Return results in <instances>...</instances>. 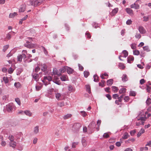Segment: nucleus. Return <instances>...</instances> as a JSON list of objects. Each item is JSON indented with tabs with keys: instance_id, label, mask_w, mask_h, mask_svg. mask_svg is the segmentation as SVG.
Segmentation results:
<instances>
[{
	"instance_id": "56",
	"label": "nucleus",
	"mask_w": 151,
	"mask_h": 151,
	"mask_svg": "<svg viewBox=\"0 0 151 151\" xmlns=\"http://www.w3.org/2000/svg\"><path fill=\"white\" fill-rule=\"evenodd\" d=\"M22 56H21V55H19L17 56L18 60L20 62L22 61Z\"/></svg>"
},
{
	"instance_id": "31",
	"label": "nucleus",
	"mask_w": 151,
	"mask_h": 151,
	"mask_svg": "<svg viewBox=\"0 0 151 151\" xmlns=\"http://www.w3.org/2000/svg\"><path fill=\"white\" fill-rule=\"evenodd\" d=\"M41 70L42 71H45L47 70V66L45 64H43L42 65Z\"/></svg>"
},
{
	"instance_id": "39",
	"label": "nucleus",
	"mask_w": 151,
	"mask_h": 151,
	"mask_svg": "<svg viewBox=\"0 0 151 151\" xmlns=\"http://www.w3.org/2000/svg\"><path fill=\"white\" fill-rule=\"evenodd\" d=\"M15 101L17 104L20 106L21 105V101L19 98H17L15 99Z\"/></svg>"
},
{
	"instance_id": "29",
	"label": "nucleus",
	"mask_w": 151,
	"mask_h": 151,
	"mask_svg": "<svg viewBox=\"0 0 151 151\" xmlns=\"http://www.w3.org/2000/svg\"><path fill=\"white\" fill-rule=\"evenodd\" d=\"M14 33V32H9L6 35V38L9 40L11 38V35Z\"/></svg>"
},
{
	"instance_id": "16",
	"label": "nucleus",
	"mask_w": 151,
	"mask_h": 151,
	"mask_svg": "<svg viewBox=\"0 0 151 151\" xmlns=\"http://www.w3.org/2000/svg\"><path fill=\"white\" fill-rule=\"evenodd\" d=\"M145 132V130L144 129L142 128L139 132L137 134V136L139 137L142 134Z\"/></svg>"
},
{
	"instance_id": "63",
	"label": "nucleus",
	"mask_w": 151,
	"mask_h": 151,
	"mask_svg": "<svg viewBox=\"0 0 151 151\" xmlns=\"http://www.w3.org/2000/svg\"><path fill=\"white\" fill-rule=\"evenodd\" d=\"M103 137L104 138H107L109 137V135L108 133H106L103 134Z\"/></svg>"
},
{
	"instance_id": "60",
	"label": "nucleus",
	"mask_w": 151,
	"mask_h": 151,
	"mask_svg": "<svg viewBox=\"0 0 151 151\" xmlns=\"http://www.w3.org/2000/svg\"><path fill=\"white\" fill-rule=\"evenodd\" d=\"M119 95L117 94H115L113 95V98L115 99H116L117 98L118 99L119 97Z\"/></svg>"
},
{
	"instance_id": "6",
	"label": "nucleus",
	"mask_w": 151,
	"mask_h": 151,
	"mask_svg": "<svg viewBox=\"0 0 151 151\" xmlns=\"http://www.w3.org/2000/svg\"><path fill=\"white\" fill-rule=\"evenodd\" d=\"M138 30L140 33L141 34H144L146 32L145 30L142 26H140L139 27Z\"/></svg>"
},
{
	"instance_id": "54",
	"label": "nucleus",
	"mask_w": 151,
	"mask_h": 151,
	"mask_svg": "<svg viewBox=\"0 0 151 151\" xmlns=\"http://www.w3.org/2000/svg\"><path fill=\"white\" fill-rule=\"evenodd\" d=\"M136 93L134 91H131L130 92V96H135L136 95Z\"/></svg>"
},
{
	"instance_id": "49",
	"label": "nucleus",
	"mask_w": 151,
	"mask_h": 151,
	"mask_svg": "<svg viewBox=\"0 0 151 151\" xmlns=\"http://www.w3.org/2000/svg\"><path fill=\"white\" fill-rule=\"evenodd\" d=\"M83 73L84 76L86 78H87L89 75V72L87 71H84Z\"/></svg>"
},
{
	"instance_id": "40",
	"label": "nucleus",
	"mask_w": 151,
	"mask_h": 151,
	"mask_svg": "<svg viewBox=\"0 0 151 151\" xmlns=\"http://www.w3.org/2000/svg\"><path fill=\"white\" fill-rule=\"evenodd\" d=\"M126 92V89L124 88H122L119 91V93L121 94L124 93Z\"/></svg>"
},
{
	"instance_id": "43",
	"label": "nucleus",
	"mask_w": 151,
	"mask_h": 151,
	"mask_svg": "<svg viewBox=\"0 0 151 151\" xmlns=\"http://www.w3.org/2000/svg\"><path fill=\"white\" fill-rule=\"evenodd\" d=\"M119 68L121 69H123L125 68V66L123 63H119Z\"/></svg>"
},
{
	"instance_id": "13",
	"label": "nucleus",
	"mask_w": 151,
	"mask_h": 151,
	"mask_svg": "<svg viewBox=\"0 0 151 151\" xmlns=\"http://www.w3.org/2000/svg\"><path fill=\"white\" fill-rule=\"evenodd\" d=\"M96 124L95 122L94 121H92L89 124L88 126V127L91 129L95 128L96 126Z\"/></svg>"
},
{
	"instance_id": "18",
	"label": "nucleus",
	"mask_w": 151,
	"mask_h": 151,
	"mask_svg": "<svg viewBox=\"0 0 151 151\" xmlns=\"http://www.w3.org/2000/svg\"><path fill=\"white\" fill-rule=\"evenodd\" d=\"M32 77L35 79H37L39 77V74L33 72L32 74Z\"/></svg>"
},
{
	"instance_id": "25",
	"label": "nucleus",
	"mask_w": 151,
	"mask_h": 151,
	"mask_svg": "<svg viewBox=\"0 0 151 151\" xmlns=\"http://www.w3.org/2000/svg\"><path fill=\"white\" fill-rule=\"evenodd\" d=\"M134 58L133 56H130L127 58V62L129 63H131L132 61H133Z\"/></svg>"
},
{
	"instance_id": "22",
	"label": "nucleus",
	"mask_w": 151,
	"mask_h": 151,
	"mask_svg": "<svg viewBox=\"0 0 151 151\" xmlns=\"http://www.w3.org/2000/svg\"><path fill=\"white\" fill-rule=\"evenodd\" d=\"M122 80L123 82L126 81L127 80V77L126 74H124L122 76Z\"/></svg>"
},
{
	"instance_id": "11",
	"label": "nucleus",
	"mask_w": 151,
	"mask_h": 151,
	"mask_svg": "<svg viewBox=\"0 0 151 151\" xmlns=\"http://www.w3.org/2000/svg\"><path fill=\"white\" fill-rule=\"evenodd\" d=\"M61 80L62 81H65L68 80V78L67 75H63L60 77Z\"/></svg>"
},
{
	"instance_id": "19",
	"label": "nucleus",
	"mask_w": 151,
	"mask_h": 151,
	"mask_svg": "<svg viewBox=\"0 0 151 151\" xmlns=\"http://www.w3.org/2000/svg\"><path fill=\"white\" fill-rule=\"evenodd\" d=\"M3 79L4 81V83L6 84V86H8L10 85L8 83L9 82V80L8 79V78L6 77H4L3 78Z\"/></svg>"
},
{
	"instance_id": "42",
	"label": "nucleus",
	"mask_w": 151,
	"mask_h": 151,
	"mask_svg": "<svg viewBox=\"0 0 151 151\" xmlns=\"http://www.w3.org/2000/svg\"><path fill=\"white\" fill-rule=\"evenodd\" d=\"M143 21H144L145 22H147L149 20V16H144L143 17Z\"/></svg>"
},
{
	"instance_id": "4",
	"label": "nucleus",
	"mask_w": 151,
	"mask_h": 151,
	"mask_svg": "<svg viewBox=\"0 0 151 151\" xmlns=\"http://www.w3.org/2000/svg\"><path fill=\"white\" fill-rule=\"evenodd\" d=\"M52 78L50 76H45L44 77V80L42 81L45 83V86L47 85L48 84L47 83H45V81L47 80L49 81H51L52 80Z\"/></svg>"
},
{
	"instance_id": "30",
	"label": "nucleus",
	"mask_w": 151,
	"mask_h": 151,
	"mask_svg": "<svg viewBox=\"0 0 151 151\" xmlns=\"http://www.w3.org/2000/svg\"><path fill=\"white\" fill-rule=\"evenodd\" d=\"M140 121L139 122H136V125L137 126H139L140 125H144V122L145 120H140Z\"/></svg>"
},
{
	"instance_id": "35",
	"label": "nucleus",
	"mask_w": 151,
	"mask_h": 151,
	"mask_svg": "<svg viewBox=\"0 0 151 151\" xmlns=\"http://www.w3.org/2000/svg\"><path fill=\"white\" fill-rule=\"evenodd\" d=\"M17 15V13L14 12L12 13H10L9 15V17L10 18H13Z\"/></svg>"
},
{
	"instance_id": "9",
	"label": "nucleus",
	"mask_w": 151,
	"mask_h": 151,
	"mask_svg": "<svg viewBox=\"0 0 151 151\" xmlns=\"http://www.w3.org/2000/svg\"><path fill=\"white\" fill-rule=\"evenodd\" d=\"M126 11L127 13L131 16L133 15V11L129 8H127L126 9Z\"/></svg>"
},
{
	"instance_id": "51",
	"label": "nucleus",
	"mask_w": 151,
	"mask_h": 151,
	"mask_svg": "<svg viewBox=\"0 0 151 151\" xmlns=\"http://www.w3.org/2000/svg\"><path fill=\"white\" fill-rule=\"evenodd\" d=\"M139 54V52L138 50H135L133 51V54L135 55H138Z\"/></svg>"
},
{
	"instance_id": "14",
	"label": "nucleus",
	"mask_w": 151,
	"mask_h": 151,
	"mask_svg": "<svg viewBox=\"0 0 151 151\" xmlns=\"http://www.w3.org/2000/svg\"><path fill=\"white\" fill-rule=\"evenodd\" d=\"M39 132V126H36L34 128L33 132L35 134H38Z\"/></svg>"
},
{
	"instance_id": "48",
	"label": "nucleus",
	"mask_w": 151,
	"mask_h": 151,
	"mask_svg": "<svg viewBox=\"0 0 151 151\" xmlns=\"http://www.w3.org/2000/svg\"><path fill=\"white\" fill-rule=\"evenodd\" d=\"M32 0H30V1H28L26 3L27 5L30 6H33Z\"/></svg>"
},
{
	"instance_id": "24",
	"label": "nucleus",
	"mask_w": 151,
	"mask_h": 151,
	"mask_svg": "<svg viewBox=\"0 0 151 151\" xmlns=\"http://www.w3.org/2000/svg\"><path fill=\"white\" fill-rule=\"evenodd\" d=\"M67 67H63L59 70V71L60 72V73H61H61H64L66 71Z\"/></svg>"
},
{
	"instance_id": "21",
	"label": "nucleus",
	"mask_w": 151,
	"mask_h": 151,
	"mask_svg": "<svg viewBox=\"0 0 151 151\" xmlns=\"http://www.w3.org/2000/svg\"><path fill=\"white\" fill-rule=\"evenodd\" d=\"M66 70L67 73L69 74L72 73L73 71V69L68 67H67Z\"/></svg>"
},
{
	"instance_id": "36",
	"label": "nucleus",
	"mask_w": 151,
	"mask_h": 151,
	"mask_svg": "<svg viewBox=\"0 0 151 151\" xmlns=\"http://www.w3.org/2000/svg\"><path fill=\"white\" fill-rule=\"evenodd\" d=\"M81 115L83 117H85L87 115V114L84 111H80Z\"/></svg>"
},
{
	"instance_id": "53",
	"label": "nucleus",
	"mask_w": 151,
	"mask_h": 151,
	"mask_svg": "<svg viewBox=\"0 0 151 151\" xmlns=\"http://www.w3.org/2000/svg\"><path fill=\"white\" fill-rule=\"evenodd\" d=\"M57 105L60 107H63L64 106V104L63 102H58L57 103Z\"/></svg>"
},
{
	"instance_id": "15",
	"label": "nucleus",
	"mask_w": 151,
	"mask_h": 151,
	"mask_svg": "<svg viewBox=\"0 0 151 151\" xmlns=\"http://www.w3.org/2000/svg\"><path fill=\"white\" fill-rule=\"evenodd\" d=\"M54 79L53 80V82L55 83L58 85H60V81H58L56 79H58L57 77L54 76Z\"/></svg>"
},
{
	"instance_id": "27",
	"label": "nucleus",
	"mask_w": 151,
	"mask_h": 151,
	"mask_svg": "<svg viewBox=\"0 0 151 151\" xmlns=\"http://www.w3.org/2000/svg\"><path fill=\"white\" fill-rule=\"evenodd\" d=\"M55 95L56 98L58 100H60V98L61 96V94L59 93H55Z\"/></svg>"
},
{
	"instance_id": "44",
	"label": "nucleus",
	"mask_w": 151,
	"mask_h": 151,
	"mask_svg": "<svg viewBox=\"0 0 151 151\" xmlns=\"http://www.w3.org/2000/svg\"><path fill=\"white\" fill-rule=\"evenodd\" d=\"M118 90V89L117 87L114 86H113L112 87V90L114 91V92H117Z\"/></svg>"
},
{
	"instance_id": "38",
	"label": "nucleus",
	"mask_w": 151,
	"mask_h": 151,
	"mask_svg": "<svg viewBox=\"0 0 151 151\" xmlns=\"http://www.w3.org/2000/svg\"><path fill=\"white\" fill-rule=\"evenodd\" d=\"M14 86L17 88H19L21 86L20 83L19 82H16L14 84Z\"/></svg>"
},
{
	"instance_id": "33",
	"label": "nucleus",
	"mask_w": 151,
	"mask_h": 151,
	"mask_svg": "<svg viewBox=\"0 0 151 151\" xmlns=\"http://www.w3.org/2000/svg\"><path fill=\"white\" fill-rule=\"evenodd\" d=\"M113 80L112 79H110L108 80L107 81V85L108 86H111L113 83Z\"/></svg>"
},
{
	"instance_id": "23",
	"label": "nucleus",
	"mask_w": 151,
	"mask_h": 151,
	"mask_svg": "<svg viewBox=\"0 0 151 151\" xmlns=\"http://www.w3.org/2000/svg\"><path fill=\"white\" fill-rule=\"evenodd\" d=\"M85 87L87 92H88L89 93H91V91L90 86L88 85H85Z\"/></svg>"
},
{
	"instance_id": "34",
	"label": "nucleus",
	"mask_w": 151,
	"mask_h": 151,
	"mask_svg": "<svg viewBox=\"0 0 151 151\" xmlns=\"http://www.w3.org/2000/svg\"><path fill=\"white\" fill-rule=\"evenodd\" d=\"M122 53L123 54L122 57L124 58H126L128 55V52L126 50H123Z\"/></svg>"
},
{
	"instance_id": "1",
	"label": "nucleus",
	"mask_w": 151,
	"mask_h": 151,
	"mask_svg": "<svg viewBox=\"0 0 151 151\" xmlns=\"http://www.w3.org/2000/svg\"><path fill=\"white\" fill-rule=\"evenodd\" d=\"M147 114V111L145 112L143 111H142L137 116L136 118L138 120H146L147 117L146 114Z\"/></svg>"
},
{
	"instance_id": "45",
	"label": "nucleus",
	"mask_w": 151,
	"mask_h": 151,
	"mask_svg": "<svg viewBox=\"0 0 151 151\" xmlns=\"http://www.w3.org/2000/svg\"><path fill=\"white\" fill-rule=\"evenodd\" d=\"M143 50L148 52L150 51V50L148 46H145L143 47Z\"/></svg>"
},
{
	"instance_id": "59",
	"label": "nucleus",
	"mask_w": 151,
	"mask_h": 151,
	"mask_svg": "<svg viewBox=\"0 0 151 151\" xmlns=\"http://www.w3.org/2000/svg\"><path fill=\"white\" fill-rule=\"evenodd\" d=\"M129 97L128 96H125L124 99V101L125 102H127L129 100Z\"/></svg>"
},
{
	"instance_id": "50",
	"label": "nucleus",
	"mask_w": 151,
	"mask_h": 151,
	"mask_svg": "<svg viewBox=\"0 0 151 151\" xmlns=\"http://www.w3.org/2000/svg\"><path fill=\"white\" fill-rule=\"evenodd\" d=\"M9 139L10 140V142L14 141V138L13 136L10 135L9 137Z\"/></svg>"
},
{
	"instance_id": "52",
	"label": "nucleus",
	"mask_w": 151,
	"mask_h": 151,
	"mask_svg": "<svg viewBox=\"0 0 151 151\" xmlns=\"http://www.w3.org/2000/svg\"><path fill=\"white\" fill-rule=\"evenodd\" d=\"M9 45H5L3 47V50L4 52H5L7 49L9 48Z\"/></svg>"
},
{
	"instance_id": "46",
	"label": "nucleus",
	"mask_w": 151,
	"mask_h": 151,
	"mask_svg": "<svg viewBox=\"0 0 151 151\" xmlns=\"http://www.w3.org/2000/svg\"><path fill=\"white\" fill-rule=\"evenodd\" d=\"M148 150V148L147 147H140V151H143L144 150Z\"/></svg>"
},
{
	"instance_id": "7",
	"label": "nucleus",
	"mask_w": 151,
	"mask_h": 151,
	"mask_svg": "<svg viewBox=\"0 0 151 151\" xmlns=\"http://www.w3.org/2000/svg\"><path fill=\"white\" fill-rule=\"evenodd\" d=\"M118 11V9L117 8H115L113 9L111 12L110 13V15L111 16H114Z\"/></svg>"
},
{
	"instance_id": "28",
	"label": "nucleus",
	"mask_w": 151,
	"mask_h": 151,
	"mask_svg": "<svg viewBox=\"0 0 151 151\" xmlns=\"http://www.w3.org/2000/svg\"><path fill=\"white\" fill-rule=\"evenodd\" d=\"M68 90L71 92H74L75 91V88H73V87L71 85H69L68 86Z\"/></svg>"
},
{
	"instance_id": "26",
	"label": "nucleus",
	"mask_w": 151,
	"mask_h": 151,
	"mask_svg": "<svg viewBox=\"0 0 151 151\" xmlns=\"http://www.w3.org/2000/svg\"><path fill=\"white\" fill-rule=\"evenodd\" d=\"M72 116V115L70 114H67L64 115L63 117V118L64 119H67L70 118Z\"/></svg>"
},
{
	"instance_id": "32",
	"label": "nucleus",
	"mask_w": 151,
	"mask_h": 151,
	"mask_svg": "<svg viewBox=\"0 0 151 151\" xmlns=\"http://www.w3.org/2000/svg\"><path fill=\"white\" fill-rule=\"evenodd\" d=\"M24 113L27 115L29 116H32V113L29 111L26 110L24 111Z\"/></svg>"
},
{
	"instance_id": "17",
	"label": "nucleus",
	"mask_w": 151,
	"mask_h": 151,
	"mask_svg": "<svg viewBox=\"0 0 151 151\" xmlns=\"http://www.w3.org/2000/svg\"><path fill=\"white\" fill-rule=\"evenodd\" d=\"M9 145L11 147H12L13 148H15L16 146V143L14 141L10 142Z\"/></svg>"
},
{
	"instance_id": "57",
	"label": "nucleus",
	"mask_w": 151,
	"mask_h": 151,
	"mask_svg": "<svg viewBox=\"0 0 151 151\" xmlns=\"http://www.w3.org/2000/svg\"><path fill=\"white\" fill-rule=\"evenodd\" d=\"M36 90L37 91H39L41 89L42 87L39 86H35Z\"/></svg>"
},
{
	"instance_id": "10",
	"label": "nucleus",
	"mask_w": 151,
	"mask_h": 151,
	"mask_svg": "<svg viewBox=\"0 0 151 151\" xmlns=\"http://www.w3.org/2000/svg\"><path fill=\"white\" fill-rule=\"evenodd\" d=\"M26 5L25 4H22L21 6L19 9V12H24L25 10Z\"/></svg>"
},
{
	"instance_id": "61",
	"label": "nucleus",
	"mask_w": 151,
	"mask_h": 151,
	"mask_svg": "<svg viewBox=\"0 0 151 151\" xmlns=\"http://www.w3.org/2000/svg\"><path fill=\"white\" fill-rule=\"evenodd\" d=\"M135 37L136 38L139 39L141 37V35L139 33H137L135 35Z\"/></svg>"
},
{
	"instance_id": "37",
	"label": "nucleus",
	"mask_w": 151,
	"mask_h": 151,
	"mask_svg": "<svg viewBox=\"0 0 151 151\" xmlns=\"http://www.w3.org/2000/svg\"><path fill=\"white\" fill-rule=\"evenodd\" d=\"M129 135L128 133L127 132H125L124 133L123 135V137L122 138L123 139H126L127 138L129 137Z\"/></svg>"
},
{
	"instance_id": "64",
	"label": "nucleus",
	"mask_w": 151,
	"mask_h": 151,
	"mask_svg": "<svg viewBox=\"0 0 151 151\" xmlns=\"http://www.w3.org/2000/svg\"><path fill=\"white\" fill-rule=\"evenodd\" d=\"M8 97V95H4L2 96V99L3 100L5 101Z\"/></svg>"
},
{
	"instance_id": "12",
	"label": "nucleus",
	"mask_w": 151,
	"mask_h": 151,
	"mask_svg": "<svg viewBox=\"0 0 151 151\" xmlns=\"http://www.w3.org/2000/svg\"><path fill=\"white\" fill-rule=\"evenodd\" d=\"M53 74L54 75H57L58 76H60L61 75V73L56 68L54 69L53 70Z\"/></svg>"
},
{
	"instance_id": "5",
	"label": "nucleus",
	"mask_w": 151,
	"mask_h": 151,
	"mask_svg": "<svg viewBox=\"0 0 151 151\" xmlns=\"http://www.w3.org/2000/svg\"><path fill=\"white\" fill-rule=\"evenodd\" d=\"M36 44L31 43L30 44H24V46L29 48H33L35 47Z\"/></svg>"
},
{
	"instance_id": "20",
	"label": "nucleus",
	"mask_w": 151,
	"mask_h": 151,
	"mask_svg": "<svg viewBox=\"0 0 151 151\" xmlns=\"http://www.w3.org/2000/svg\"><path fill=\"white\" fill-rule=\"evenodd\" d=\"M82 143L83 147H85L87 145L86 140L85 137H83L82 139Z\"/></svg>"
},
{
	"instance_id": "8",
	"label": "nucleus",
	"mask_w": 151,
	"mask_h": 151,
	"mask_svg": "<svg viewBox=\"0 0 151 151\" xmlns=\"http://www.w3.org/2000/svg\"><path fill=\"white\" fill-rule=\"evenodd\" d=\"M13 106L12 104H9L6 105V109L8 112H11L13 110Z\"/></svg>"
},
{
	"instance_id": "3",
	"label": "nucleus",
	"mask_w": 151,
	"mask_h": 151,
	"mask_svg": "<svg viewBox=\"0 0 151 151\" xmlns=\"http://www.w3.org/2000/svg\"><path fill=\"white\" fill-rule=\"evenodd\" d=\"M45 1V0H32L33 6H36L39 5Z\"/></svg>"
},
{
	"instance_id": "58",
	"label": "nucleus",
	"mask_w": 151,
	"mask_h": 151,
	"mask_svg": "<svg viewBox=\"0 0 151 151\" xmlns=\"http://www.w3.org/2000/svg\"><path fill=\"white\" fill-rule=\"evenodd\" d=\"M136 132L135 129L132 130L130 132V134L131 136H133L136 133Z\"/></svg>"
},
{
	"instance_id": "41",
	"label": "nucleus",
	"mask_w": 151,
	"mask_h": 151,
	"mask_svg": "<svg viewBox=\"0 0 151 151\" xmlns=\"http://www.w3.org/2000/svg\"><path fill=\"white\" fill-rule=\"evenodd\" d=\"M135 4V9H139L140 6L138 3H136V2L134 3Z\"/></svg>"
},
{
	"instance_id": "62",
	"label": "nucleus",
	"mask_w": 151,
	"mask_h": 151,
	"mask_svg": "<svg viewBox=\"0 0 151 151\" xmlns=\"http://www.w3.org/2000/svg\"><path fill=\"white\" fill-rule=\"evenodd\" d=\"M132 21L131 19H128L126 22V24L128 25H130L132 24Z\"/></svg>"
},
{
	"instance_id": "2",
	"label": "nucleus",
	"mask_w": 151,
	"mask_h": 151,
	"mask_svg": "<svg viewBox=\"0 0 151 151\" xmlns=\"http://www.w3.org/2000/svg\"><path fill=\"white\" fill-rule=\"evenodd\" d=\"M81 126V124L80 123H75L74 124L73 129L75 131L77 132L79 131Z\"/></svg>"
},
{
	"instance_id": "47",
	"label": "nucleus",
	"mask_w": 151,
	"mask_h": 151,
	"mask_svg": "<svg viewBox=\"0 0 151 151\" xmlns=\"http://www.w3.org/2000/svg\"><path fill=\"white\" fill-rule=\"evenodd\" d=\"M146 103L147 105H149L150 104H151V99L150 98H148L146 101Z\"/></svg>"
},
{
	"instance_id": "55",
	"label": "nucleus",
	"mask_w": 151,
	"mask_h": 151,
	"mask_svg": "<svg viewBox=\"0 0 151 151\" xmlns=\"http://www.w3.org/2000/svg\"><path fill=\"white\" fill-rule=\"evenodd\" d=\"M93 78H94V81L95 82H97L98 81V77L97 75H95L93 76Z\"/></svg>"
}]
</instances>
